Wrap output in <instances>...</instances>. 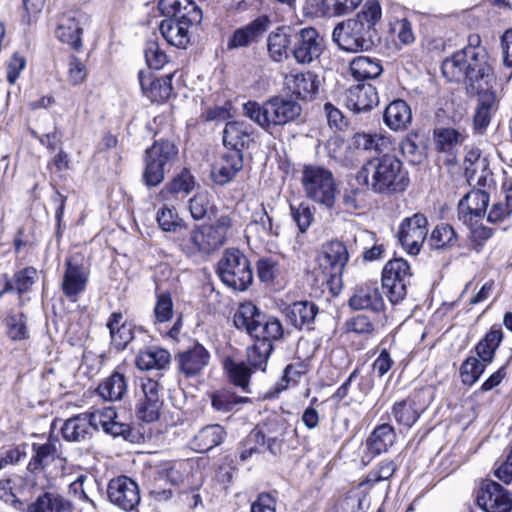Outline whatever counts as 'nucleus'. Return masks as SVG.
Instances as JSON below:
<instances>
[{"mask_svg": "<svg viewBox=\"0 0 512 512\" xmlns=\"http://www.w3.org/2000/svg\"><path fill=\"white\" fill-rule=\"evenodd\" d=\"M441 70L449 81L461 82L462 78H468L474 88H479L481 83H487L493 77L490 56L481 45L478 34L469 35L468 44L446 58L442 62Z\"/></svg>", "mask_w": 512, "mask_h": 512, "instance_id": "1", "label": "nucleus"}, {"mask_svg": "<svg viewBox=\"0 0 512 512\" xmlns=\"http://www.w3.org/2000/svg\"><path fill=\"white\" fill-rule=\"evenodd\" d=\"M382 10L377 0H367L362 9L353 17L338 23L332 33L333 41L346 52L368 51L375 45L376 24Z\"/></svg>", "mask_w": 512, "mask_h": 512, "instance_id": "2", "label": "nucleus"}, {"mask_svg": "<svg viewBox=\"0 0 512 512\" xmlns=\"http://www.w3.org/2000/svg\"><path fill=\"white\" fill-rule=\"evenodd\" d=\"M356 180L372 192L386 196L404 192L410 183L402 161L390 153L367 160L357 172Z\"/></svg>", "mask_w": 512, "mask_h": 512, "instance_id": "3", "label": "nucleus"}, {"mask_svg": "<svg viewBox=\"0 0 512 512\" xmlns=\"http://www.w3.org/2000/svg\"><path fill=\"white\" fill-rule=\"evenodd\" d=\"M301 112V105L292 96H274L263 104L255 101L243 104V114L265 131L295 121Z\"/></svg>", "mask_w": 512, "mask_h": 512, "instance_id": "4", "label": "nucleus"}, {"mask_svg": "<svg viewBox=\"0 0 512 512\" xmlns=\"http://www.w3.org/2000/svg\"><path fill=\"white\" fill-rule=\"evenodd\" d=\"M178 158V147L170 140H155L144 157L143 181L148 187L158 186Z\"/></svg>", "mask_w": 512, "mask_h": 512, "instance_id": "5", "label": "nucleus"}, {"mask_svg": "<svg viewBox=\"0 0 512 512\" xmlns=\"http://www.w3.org/2000/svg\"><path fill=\"white\" fill-rule=\"evenodd\" d=\"M301 183L307 198L329 209L334 206L336 183L329 169L318 165H305Z\"/></svg>", "mask_w": 512, "mask_h": 512, "instance_id": "6", "label": "nucleus"}, {"mask_svg": "<svg viewBox=\"0 0 512 512\" xmlns=\"http://www.w3.org/2000/svg\"><path fill=\"white\" fill-rule=\"evenodd\" d=\"M216 271L225 285L237 291L247 290L253 281L250 262L238 249L225 250Z\"/></svg>", "mask_w": 512, "mask_h": 512, "instance_id": "7", "label": "nucleus"}, {"mask_svg": "<svg viewBox=\"0 0 512 512\" xmlns=\"http://www.w3.org/2000/svg\"><path fill=\"white\" fill-rule=\"evenodd\" d=\"M409 263L403 258L388 261L382 271V288L392 304L402 301L407 295V286L411 282Z\"/></svg>", "mask_w": 512, "mask_h": 512, "instance_id": "8", "label": "nucleus"}, {"mask_svg": "<svg viewBox=\"0 0 512 512\" xmlns=\"http://www.w3.org/2000/svg\"><path fill=\"white\" fill-rule=\"evenodd\" d=\"M291 54L299 64H310L318 59L324 49V40L313 27L294 30Z\"/></svg>", "mask_w": 512, "mask_h": 512, "instance_id": "9", "label": "nucleus"}, {"mask_svg": "<svg viewBox=\"0 0 512 512\" xmlns=\"http://www.w3.org/2000/svg\"><path fill=\"white\" fill-rule=\"evenodd\" d=\"M428 234V220L422 213H415L402 220L398 229V240L411 255H417Z\"/></svg>", "mask_w": 512, "mask_h": 512, "instance_id": "10", "label": "nucleus"}, {"mask_svg": "<svg viewBox=\"0 0 512 512\" xmlns=\"http://www.w3.org/2000/svg\"><path fill=\"white\" fill-rule=\"evenodd\" d=\"M210 360V352L199 342H194L174 357L178 374L187 379L199 376L208 367Z\"/></svg>", "mask_w": 512, "mask_h": 512, "instance_id": "11", "label": "nucleus"}, {"mask_svg": "<svg viewBox=\"0 0 512 512\" xmlns=\"http://www.w3.org/2000/svg\"><path fill=\"white\" fill-rule=\"evenodd\" d=\"M107 495L113 505L127 512L134 511L141 500L138 484L125 475L109 481Z\"/></svg>", "mask_w": 512, "mask_h": 512, "instance_id": "12", "label": "nucleus"}, {"mask_svg": "<svg viewBox=\"0 0 512 512\" xmlns=\"http://www.w3.org/2000/svg\"><path fill=\"white\" fill-rule=\"evenodd\" d=\"M160 384L151 378L141 379V395L137 399L135 413L139 420L151 423L159 419L163 400Z\"/></svg>", "mask_w": 512, "mask_h": 512, "instance_id": "13", "label": "nucleus"}, {"mask_svg": "<svg viewBox=\"0 0 512 512\" xmlns=\"http://www.w3.org/2000/svg\"><path fill=\"white\" fill-rule=\"evenodd\" d=\"M476 502L485 512H510L512 493L493 480H485L477 492Z\"/></svg>", "mask_w": 512, "mask_h": 512, "instance_id": "14", "label": "nucleus"}, {"mask_svg": "<svg viewBox=\"0 0 512 512\" xmlns=\"http://www.w3.org/2000/svg\"><path fill=\"white\" fill-rule=\"evenodd\" d=\"M158 9L165 17H171L190 27L203 19L202 9L193 0H159Z\"/></svg>", "mask_w": 512, "mask_h": 512, "instance_id": "15", "label": "nucleus"}, {"mask_svg": "<svg viewBox=\"0 0 512 512\" xmlns=\"http://www.w3.org/2000/svg\"><path fill=\"white\" fill-rule=\"evenodd\" d=\"M348 260L349 254L347 248L341 241H330L323 247L321 266L327 270L326 280L328 283H334L336 280H340Z\"/></svg>", "mask_w": 512, "mask_h": 512, "instance_id": "16", "label": "nucleus"}, {"mask_svg": "<svg viewBox=\"0 0 512 512\" xmlns=\"http://www.w3.org/2000/svg\"><path fill=\"white\" fill-rule=\"evenodd\" d=\"M139 84L143 94L154 103H162L169 99L173 87V73L156 78L150 71L140 70L138 73Z\"/></svg>", "mask_w": 512, "mask_h": 512, "instance_id": "17", "label": "nucleus"}, {"mask_svg": "<svg viewBox=\"0 0 512 512\" xmlns=\"http://www.w3.org/2000/svg\"><path fill=\"white\" fill-rule=\"evenodd\" d=\"M88 282V271L76 262L73 258L66 259L65 271L61 288L63 294L72 302H75L78 296L86 289Z\"/></svg>", "mask_w": 512, "mask_h": 512, "instance_id": "18", "label": "nucleus"}, {"mask_svg": "<svg viewBox=\"0 0 512 512\" xmlns=\"http://www.w3.org/2000/svg\"><path fill=\"white\" fill-rule=\"evenodd\" d=\"M349 306L353 310H369L375 313L383 311L385 304L377 282L357 285L349 299Z\"/></svg>", "mask_w": 512, "mask_h": 512, "instance_id": "19", "label": "nucleus"}, {"mask_svg": "<svg viewBox=\"0 0 512 512\" xmlns=\"http://www.w3.org/2000/svg\"><path fill=\"white\" fill-rule=\"evenodd\" d=\"M379 102L376 88L371 84H357L345 92V105L355 114L373 109Z\"/></svg>", "mask_w": 512, "mask_h": 512, "instance_id": "20", "label": "nucleus"}, {"mask_svg": "<svg viewBox=\"0 0 512 512\" xmlns=\"http://www.w3.org/2000/svg\"><path fill=\"white\" fill-rule=\"evenodd\" d=\"M490 201L489 194L484 190H471L458 203V218L464 224L472 225L473 218L481 219Z\"/></svg>", "mask_w": 512, "mask_h": 512, "instance_id": "21", "label": "nucleus"}, {"mask_svg": "<svg viewBox=\"0 0 512 512\" xmlns=\"http://www.w3.org/2000/svg\"><path fill=\"white\" fill-rule=\"evenodd\" d=\"M269 23L268 16L262 15L247 25L237 28L227 41V49L235 50L248 47L267 31Z\"/></svg>", "mask_w": 512, "mask_h": 512, "instance_id": "22", "label": "nucleus"}, {"mask_svg": "<svg viewBox=\"0 0 512 512\" xmlns=\"http://www.w3.org/2000/svg\"><path fill=\"white\" fill-rule=\"evenodd\" d=\"M66 442L86 443L93 438L95 428L89 413H80L66 419L60 429Z\"/></svg>", "mask_w": 512, "mask_h": 512, "instance_id": "23", "label": "nucleus"}, {"mask_svg": "<svg viewBox=\"0 0 512 512\" xmlns=\"http://www.w3.org/2000/svg\"><path fill=\"white\" fill-rule=\"evenodd\" d=\"M242 168V153L227 152L212 165L211 178L215 184L224 186L231 182Z\"/></svg>", "mask_w": 512, "mask_h": 512, "instance_id": "24", "label": "nucleus"}, {"mask_svg": "<svg viewBox=\"0 0 512 512\" xmlns=\"http://www.w3.org/2000/svg\"><path fill=\"white\" fill-rule=\"evenodd\" d=\"M82 15L80 13L63 14L57 24L56 37L63 43H67L73 49L79 50L82 47Z\"/></svg>", "mask_w": 512, "mask_h": 512, "instance_id": "25", "label": "nucleus"}, {"mask_svg": "<svg viewBox=\"0 0 512 512\" xmlns=\"http://www.w3.org/2000/svg\"><path fill=\"white\" fill-rule=\"evenodd\" d=\"M252 127L241 121L228 122L223 131V144L230 148L228 152L242 153L252 142Z\"/></svg>", "mask_w": 512, "mask_h": 512, "instance_id": "26", "label": "nucleus"}, {"mask_svg": "<svg viewBox=\"0 0 512 512\" xmlns=\"http://www.w3.org/2000/svg\"><path fill=\"white\" fill-rule=\"evenodd\" d=\"M226 435L223 426L219 424L206 425L192 438L190 447L198 453H206L221 445Z\"/></svg>", "mask_w": 512, "mask_h": 512, "instance_id": "27", "label": "nucleus"}, {"mask_svg": "<svg viewBox=\"0 0 512 512\" xmlns=\"http://www.w3.org/2000/svg\"><path fill=\"white\" fill-rule=\"evenodd\" d=\"M383 121L391 130H405L412 121V111L409 104L403 99L391 101L384 110Z\"/></svg>", "mask_w": 512, "mask_h": 512, "instance_id": "28", "label": "nucleus"}, {"mask_svg": "<svg viewBox=\"0 0 512 512\" xmlns=\"http://www.w3.org/2000/svg\"><path fill=\"white\" fill-rule=\"evenodd\" d=\"M288 322L297 329H311L318 314V307L310 301H298L289 305L285 311Z\"/></svg>", "mask_w": 512, "mask_h": 512, "instance_id": "29", "label": "nucleus"}, {"mask_svg": "<svg viewBox=\"0 0 512 512\" xmlns=\"http://www.w3.org/2000/svg\"><path fill=\"white\" fill-rule=\"evenodd\" d=\"M467 134L450 127H438L433 130L434 148L439 153L449 156L456 154L457 148L466 140Z\"/></svg>", "mask_w": 512, "mask_h": 512, "instance_id": "30", "label": "nucleus"}, {"mask_svg": "<svg viewBox=\"0 0 512 512\" xmlns=\"http://www.w3.org/2000/svg\"><path fill=\"white\" fill-rule=\"evenodd\" d=\"M33 455L27 464V471L37 475L43 472L54 460L57 454L56 440H52V436L48 441L39 444L32 443Z\"/></svg>", "mask_w": 512, "mask_h": 512, "instance_id": "31", "label": "nucleus"}, {"mask_svg": "<svg viewBox=\"0 0 512 512\" xmlns=\"http://www.w3.org/2000/svg\"><path fill=\"white\" fill-rule=\"evenodd\" d=\"M265 315L252 302H245L239 305L233 316L234 326L241 331H245L254 338L260 321L264 320Z\"/></svg>", "mask_w": 512, "mask_h": 512, "instance_id": "32", "label": "nucleus"}, {"mask_svg": "<svg viewBox=\"0 0 512 512\" xmlns=\"http://www.w3.org/2000/svg\"><path fill=\"white\" fill-rule=\"evenodd\" d=\"M245 233L247 239L254 238L265 242L271 236H278V227L273 226V219L262 206L260 211L253 213L250 223L246 226Z\"/></svg>", "mask_w": 512, "mask_h": 512, "instance_id": "33", "label": "nucleus"}, {"mask_svg": "<svg viewBox=\"0 0 512 512\" xmlns=\"http://www.w3.org/2000/svg\"><path fill=\"white\" fill-rule=\"evenodd\" d=\"M190 28L171 17H166L159 24V31L166 42L182 49L190 43Z\"/></svg>", "mask_w": 512, "mask_h": 512, "instance_id": "34", "label": "nucleus"}, {"mask_svg": "<svg viewBox=\"0 0 512 512\" xmlns=\"http://www.w3.org/2000/svg\"><path fill=\"white\" fill-rule=\"evenodd\" d=\"M396 440V432L392 425L383 423L374 428L366 440L370 458L387 452Z\"/></svg>", "mask_w": 512, "mask_h": 512, "instance_id": "35", "label": "nucleus"}, {"mask_svg": "<svg viewBox=\"0 0 512 512\" xmlns=\"http://www.w3.org/2000/svg\"><path fill=\"white\" fill-rule=\"evenodd\" d=\"M294 29L289 26L277 28L268 36V51L274 61H281L291 52Z\"/></svg>", "mask_w": 512, "mask_h": 512, "instance_id": "36", "label": "nucleus"}, {"mask_svg": "<svg viewBox=\"0 0 512 512\" xmlns=\"http://www.w3.org/2000/svg\"><path fill=\"white\" fill-rule=\"evenodd\" d=\"M287 80L289 89L303 100L313 99L318 92L320 81L313 72L298 73L287 78Z\"/></svg>", "mask_w": 512, "mask_h": 512, "instance_id": "37", "label": "nucleus"}, {"mask_svg": "<svg viewBox=\"0 0 512 512\" xmlns=\"http://www.w3.org/2000/svg\"><path fill=\"white\" fill-rule=\"evenodd\" d=\"M223 368L227 373L228 379L235 387L240 388L244 393H250V379L253 369L243 361H235L226 358Z\"/></svg>", "mask_w": 512, "mask_h": 512, "instance_id": "38", "label": "nucleus"}, {"mask_svg": "<svg viewBox=\"0 0 512 512\" xmlns=\"http://www.w3.org/2000/svg\"><path fill=\"white\" fill-rule=\"evenodd\" d=\"M390 414L398 426L409 429L417 422L421 411L416 401L408 397L395 402L391 408Z\"/></svg>", "mask_w": 512, "mask_h": 512, "instance_id": "39", "label": "nucleus"}, {"mask_svg": "<svg viewBox=\"0 0 512 512\" xmlns=\"http://www.w3.org/2000/svg\"><path fill=\"white\" fill-rule=\"evenodd\" d=\"M503 338L504 333L500 327H491L474 348L477 357L484 363H492Z\"/></svg>", "mask_w": 512, "mask_h": 512, "instance_id": "40", "label": "nucleus"}, {"mask_svg": "<svg viewBox=\"0 0 512 512\" xmlns=\"http://www.w3.org/2000/svg\"><path fill=\"white\" fill-rule=\"evenodd\" d=\"M350 71L354 79L364 81L379 77L383 67L381 61L376 58L358 56L350 62Z\"/></svg>", "mask_w": 512, "mask_h": 512, "instance_id": "41", "label": "nucleus"}, {"mask_svg": "<svg viewBox=\"0 0 512 512\" xmlns=\"http://www.w3.org/2000/svg\"><path fill=\"white\" fill-rule=\"evenodd\" d=\"M170 353L163 348L150 347L140 351L136 357V366L140 370L164 369L170 363Z\"/></svg>", "mask_w": 512, "mask_h": 512, "instance_id": "42", "label": "nucleus"}, {"mask_svg": "<svg viewBox=\"0 0 512 512\" xmlns=\"http://www.w3.org/2000/svg\"><path fill=\"white\" fill-rule=\"evenodd\" d=\"M27 320L28 318L23 312L10 309L3 320L7 337L12 341L29 339Z\"/></svg>", "mask_w": 512, "mask_h": 512, "instance_id": "43", "label": "nucleus"}, {"mask_svg": "<svg viewBox=\"0 0 512 512\" xmlns=\"http://www.w3.org/2000/svg\"><path fill=\"white\" fill-rule=\"evenodd\" d=\"M211 406L219 413H229L236 409L239 404L250 401L248 397L236 395L229 389H219L210 394Z\"/></svg>", "mask_w": 512, "mask_h": 512, "instance_id": "44", "label": "nucleus"}, {"mask_svg": "<svg viewBox=\"0 0 512 512\" xmlns=\"http://www.w3.org/2000/svg\"><path fill=\"white\" fill-rule=\"evenodd\" d=\"M97 391L105 400H120L127 392L126 378L123 374L114 372L99 384Z\"/></svg>", "mask_w": 512, "mask_h": 512, "instance_id": "45", "label": "nucleus"}, {"mask_svg": "<svg viewBox=\"0 0 512 512\" xmlns=\"http://www.w3.org/2000/svg\"><path fill=\"white\" fill-rule=\"evenodd\" d=\"M457 233L449 224L437 225L428 238V244L432 249H449L456 245Z\"/></svg>", "mask_w": 512, "mask_h": 512, "instance_id": "46", "label": "nucleus"}, {"mask_svg": "<svg viewBox=\"0 0 512 512\" xmlns=\"http://www.w3.org/2000/svg\"><path fill=\"white\" fill-rule=\"evenodd\" d=\"M273 349V344L255 340V343L247 349V360L249 366L254 371L260 370L264 372Z\"/></svg>", "mask_w": 512, "mask_h": 512, "instance_id": "47", "label": "nucleus"}, {"mask_svg": "<svg viewBox=\"0 0 512 512\" xmlns=\"http://www.w3.org/2000/svg\"><path fill=\"white\" fill-rule=\"evenodd\" d=\"M467 89L471 94L478 95V106L483 109H488L491 111L497 110V96L495 91L491 90L492 83L495 81V74L493 73V77L487 83H481L479 88H474L470 85L468 78H462Z\"/></svg>", "mask_w": 512, "mask_h": 512, "instance_id": "48", "label": "nucleus"}, {"mask_svg": "<svg viewBox=\"0 0 512 512\" xmlns=\"http://www.w3.org/2000/svg\"><path fill=\"white\" fill-rule=\"evenodd\" d=\"M283 336V327L281 322L275 317L267 318L260 321L259 327L255 332L254 338L256 341H265L273 344V341L281 339Z\"/></svg>", "mask_w": 512, "mask_h": 512, "instance_id": "49", "label": "nucleus"}, {"mask_svg": "<svg viewBox=\"0 0 512 512\" xmlns=\"http://www.w3.org/2000/svg\"><path fill=\"white\" fill-rule=\"evenodd\" d=\"M356 148L363 150H375L379 155L389 148L390 140L379 134L356 133L353 137Z\"/></svg>", "mask_w": 512, "mask_h": 512, "instance_id": "50", "label": "nucleus"}, {"mask_svg": "<svg viewBox=\"0 0 512 512\" xmlns=\"http://www.w3.org/2000/svg\"><path fill=\"white\" fill-rule=\"evenodd\" d=\"M179 247L188 257L208 254L207 246L205 245L200 228L193 229L189 232L187 237H183L179 242Z\"/></svg>", "mask_w": 512, "mask_h": 512, "instance_id": "51", "label": "nucleus"}, {"mask_svg": "<svg viewBox=\"0 0 512 512\" xmlns=\"http://www.w3.org/2000/svg\"><path fill=\"white\" fill-rule=\"evenodd\" d=\"M265 446V433L259 429H253L239 445V458L246 461L253 454L260 453V448Z\"/></svg>", "mask_w": 512, "mask_h": 512, "instance_id": "52", "label": "nucleus"}, {"mask_svg": "<svg viewBox=\"0 0 512 512\" xmlns=\"http://www.w3.org/2000/svg\"><path fill=\"white\" fill-rule=\"evenodd\" d=\"M289 207L291 217L296 223L299 232L302 234L307 232L314 220L315 208L305 202H301L298 205L290 203Z\"/></svg>", "mask_w": 512, "mask_h": 512, "instance_id": "53", "label": "nucleus"}, {"mask_svg": "<svg viewBox=\"0 0 512 512\" xmlns=\"http://www.w3.org/2000/svg\"><path fill=\"white\" fill-rule=\"evenodd\" d=\"M486 364L477 357L470 356L466 358L460 367L463 384L472 386L484 373Z\"/></svg>", "mask_w": 512, "mask_h": 512, "instance_id": "54", "label": "nucleus"}, {"mask_svg": "<svg viewBox=\"0 0 512 512\" xmlns=\"http://www.w3.org/2000/svg\"><path fill=\"white\" fill-rule=\"evenodd\" d=\"M362 0H322L321 11L326 17L342 16L354 11Z\"/></svg>", "mask_w": 512, "mask_h": 512, "instance_id": "55", "label": "nucleus"}, {"mask_svg": "<svg viewBox=\"0 0 512 512\" xmlns=\"http://www.w3.org/2000/svg\"><path fill=\"white\" fill-rule=\"evenodd\" d=\"M157 222L165 232H178L186 229V224L174 208L163 207L157 212Z\"/></svg>", "mask_w": 512, "mask_h": 512, "instance_id": "56", "label": "nucleus"}, {"mask_svg": "<svg viewBox=\"0 0 512 512\" xmlns=\"http://www.w3.org/2000/svg\"><path fill=\"white\" fill-rule=\"evenodd\" d=\"M98 488L97 480L88 475L81 474L75 481H73L69 490L72 494L78 497L80 500L89 502L91 501L90 495Z\"/></svg>", "mask_w": 512, "mask_h": 512, "instance_id": "57", "label": "nucleus"}, {"mask_svg": "<svg viewBox=\"0 0 512 512\" xmlns=\"http://www.w3.org/2000/svg\"><path fill=\"white\" fill-rule=\"evenodd\" d=\"M37 277V270L34 267H26L14 274L15 290L19 295V305H22V295L27 293L34 285Z\"/></svg>", "mask_w": 512, "mask_h": 512, "instance_id": "58", "label": "nucleus"}, {"mask_svg": "<svg viewBox=\"0 0 512 512\" xmlns=\"http://www.w3.org/2000/svg\"><path fill=\"white\" fill-rule=\"evenodd\" d=\"M417 134H408L401 142L404 157L412 164H419L424 158L423 147L417 143Z\"/></svg>", "mask_w": 512, "mask_h": 512, "instance_id": "59", "label": "nucleus"}, {"mask_svg": "<svg viewBox=\"0 0 512 512\" xmlns=\"http://www.w3.org/2000/svg\"><path fill=\"white\" fill-rule=\"evenodd\" d=\"M195 185L194 177L190 171L184 168L181 173L175 176L166 186L167 191L172 194H189Z\"/></svg>", "mask_w": 512, "mask_h": 512, "instance_id": "60", "label": "nucleus"}, {"mask_svg": "<svg viewBox=\"0 0 512 512\" xmlns=\"http://www.w3.org/2000/svg\"><path fill=\"white\" fill-rule=\"evenodd\" d=\"M62 499L57 493L45 492L28 505L27 512H53Z\"/></svg>", "mask_w": 512, "mask_h": 512, "instance_id": "61", "label": "nucleus"}, {"mask_svg": "<svg viewBox=\"0 0 512 512\" xmlns=\"http://www.w3.org/2000/svg\"><path fill=\"white\" fill-rule=\"evenodd\" d=\"M145 59L151 69L159 70L167 63L168 58L164 51L159 47V44L154 41L147 43L145 48Z\"/></svg>", "mask_w": 512, "mask_h": 512, "instance_id": "62", "label": "nucleus"}, {"mask_svg": "<svg viewBox=\"0 0 512 512\" xmlns=\"http://www.w3.org/2000/svg\"><path fill=\"white\" fill-rule=\"evenodd\" d=\"M157 322L164 323L173 316V302L170 293L165 292L157 295V302L154 308Z\"/></svg>", "mask_w": 512, "mask_h": 512, "instance_id": "63", "label": "nucleus"}, {"mask_svg": "<svg viewBox=\"0 0 512 512\" xmlns=\"http://www.w3.org/2000/svg\"><path fill=\"white\" fill-rule=\"evenodd\" d=\"M112 344L117 350H123L134 338L132 326L123 322L117 329L110 332Z\"/></svg>", "mask_w": 512, "mask_h": 512, "instance_id": "64", "label": "nucleus"}]
</instances>
